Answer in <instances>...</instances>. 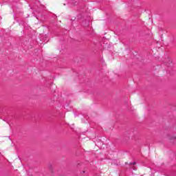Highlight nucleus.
I'll return each mask as SVG.
<instances>
[{"mask_svg":"<svg viewBox=\"0 0 176 176\" xmlns=\"http://www.w3.org/2000/svg\"><path fill=\"white\" fill-rule=\"evenodd\" d=\"M130 164L134 166V165L137 164V162H131Z\"/></svg>","mask_w":176,"mask_h":176,"instance_id":"f257e3e1","label":"nucleus"},{"mask_svg":"<svg viewBox=\"0 0 176 176\" xmlns=\"http://www.w3.org/2000/svg\"><path fill=\"white\" fill-rule=\"evenodd\" d=\"M175 136H173L171 138H170V140H175Z\"/></svg>","mask_w":176,"mask_h":176,"instance_id":"f03ea898","label":"nucleus"}]
</instances>
